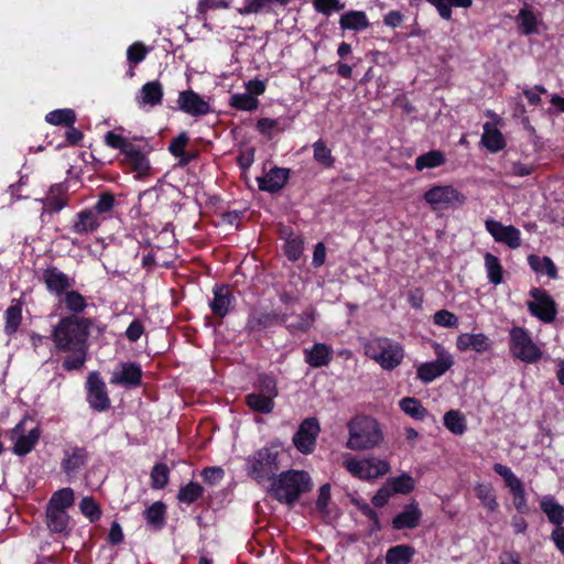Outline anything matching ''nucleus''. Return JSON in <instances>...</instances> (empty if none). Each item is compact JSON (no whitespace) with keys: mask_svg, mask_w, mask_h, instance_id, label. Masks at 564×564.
I'll list each match as a JSON object with an SVG mask.
<instances>
[{"mask_svg":"<svg viewBox=\"0 0 564 564\" xmlns=\"http://www.w3.org/2000/svg\"><path fill=\"white\" fill-rule=\"evenodd\" d=\"M436 359L416 366V377L423 383H431L442 377L454 365V358L441 344H433Z\"/></svg>","mask_w":564,"mask_h":564,"instance_id":"0eeeda50","label":"nucleus"},{"mask_svg":"<svg viewBox=\"0 0 564 564\" xmlns=\"http://www.w3.org/2000/svg\"><path fill=\"white\" fill-rule=\"evenodd\" d=\"M229 106L238 110L252 111L259 106V100L247 93L234 94L230 96Z\"/></svg>","mask_w":564,"mask_h":564,"instance_id":"3c124183","label":"nucleus"},{"mask_svg":"<svg viewBox=\"0 0 564 564\" xmlns=\"http://www.w3.org/2000/svg\"><path fill=\"white\" fill-rule=\"evenodd\" d=\"M311 488L312 479L306 471L291 469L273 479L270 494L278 501L293 507L300 496L310 491Z\"/></svg>","mask_w":564,"mask_h":564,"instance_id":"f03ea898","label":"nucleus"},{"mask_svg":"<svg viewBox=\"0 0 564 564\" xmlns=\"http://www.w3.org/2000/svg\"><path fill=\"white\" fill-rule=\"evenodd\" d=\"M122 163L131 170L137 180H143L152 173L148 156L134 144L123 154Z\"/></svg>","mask_w":564,"mask_h":564,"instance_id":"dca6fc26","label":"nucleus"},{"mask_svg":"<svg viewBox=\"0 0 564 564\" xmlns=\"http://www.w3.org/2000/svg\"><path fill=\"white\" fill-rule=\"evenodd\" d=\"M314 8L317 12L330 15L333 12L340 11L345 4L340 0H314Z\"/></svg>","mask_w":564,"mask_h":564,"instance_id":"bf43d9fd","label":"nucleus"},{"mask_svg":"<svg viewBox=\"0 0 564 564\" xmlns=\"http://www.w3.org/2000/svg\"><path fill=\"white\" fill-rule=\"evenodd\" d=\"M415 551L412 546L400 544L390 547L386 554L387 564H410Z\"/></svg>","mask_w":564,"mask_h":564,"instance_id":"f704fd0d","label":"nucleus"},{"mask_svg":"<svg viewBox=\"0 0 564 564\" xmlns=\"http://www.w3.org/2000/svg\"><path fill=\"white\" fill-rule=\"evenodd\" d=\"M44 210L48 213L61 212L67 205V195L63 185H53L46 197L42 199Z\"/></svg>","mask_w":564,"mask_h":564,"instance_id":"cd10ccee","label":"nucleus"},{"mask_svg":"<svg viewBox=\"0 0 564 564\" xmlns=\"http://www.w3.org/2000/svg\"><path fill=\"white\" fill-rule=\"evenodd\" d=\"M304 360L313 368L328 366L333 359V348L324 343H315L312 347L304 349Z\"/></svg>","mask_w":564,"mask_h":564,"instance_id":"4be33fe9","label":"nucleus"},{"mask_svg":"<svg viewBox=\"0 0 564 564\" xmlns=\"http://www.w3.org/2000/svg\"><path fill=\"white\" fill-rule=\"evenodd\" d=\"M513 496V505L518 512L527 513L529 511V507L527 503V496L524 491L523 484H519L510 489Z\"/></svg>","mask_w":564,"mask_h":564,"instance_id":"052dcab7","label":"nucleus"},{"mask_svg":"<svg viewBox=\"0 0 564 564\" xmlns=\"http://www.w3.org/2000/svg\"><path fill=\"white\" fill-rule=\"evenodd\" d=\"M431 3L438 12L440 17L446 21L452 19V8H470L473 0H426Z\"/></svg>","mask_w":564,"mask_h":564,"instance_id":"e433bc0d","label":"nucleus"},{"mask_svg":"<svg viewBox=\"0 0 564 564\" xmlns=\"http://www.w3.org/2000/svg\"><path fill=\"white\" fill-rule=\"evenodd\" d=\"M39 437L40 432L36 427L30 430L28 434H24V423L20 422L12 430L11 438L14 441L13 452L20 456L30 453L37 443Z\"/></svg>","mask_w":564,"mask_h":564,"instance_id":"f3484780","label":"nucleus"},{"mask_svg":"<svg viewBox=\"0 0 564 564\" xmlns=\"http://www.w3.org/2000/svg\"><path fill=\"white\" fill-rule=\"evenodd\" d=\"M289 171L285 169H271L263 177L258 178L259 188L261 191L275 193L280 191L286 183Z\"/></svg>","mask_w":564,"mask_h":564,"instance_id":"a878e982","label":"nucleus"},{"mask_svg":"<svg viewBox=\"0 0 564 564\" xmlns=\"http://www.w3.org/2000/svg\"><path fill=\"white\" fill-rule=\"evenodd\" d=\"M46 122L53 124V126H73L76 121V115L74 110L69 108L65 109H56L51 112H48L45 116Z\"/></svg>","mask_w":564,"mask_h":564,"instance_id":"de8ad7c7","label":"nucleus"},{"mask_svg":"<svg viewBox=\"0 0 564 564\" xmlns=\"http://www.w3.org/2000/svg\"><path fill=\"white\" fill-rule=\"evenodd\" d=\"M339 24L344 30L362 31L369 26V21L365 12L349 11L340 17Z\"/></svg>","mask_w":564,"mask_h":564,"instance_id":"c9c22d12","label":"nucleus"},{"mask_svg":"<svg viewBox=\"0 0 564 564\" xmlns=\"http://www.w3.org/2000/svg\"><path fill=\"white\" fill-rule=\"evenodd\" d=\"M433 321L437 326H442V327H457L458 326L457 316L447 310L437 311L433 316Z\"/></svg>","mask_w":564,"mask_h":564,"instance_id":"680f3d73","label":"nucleus"},{"mask_svg":"<svg viewBox=\"0 0 564 564\" xmlns=\"http://www.w3.org/2000/svg\"><path fill=\"white\" fill-rule=\"evenodd\" d=\"M424 200L433 209L460 206L466 197L453 185H435L424 193Z\"/></svg>","mask_w":564,"mask_h":564,"instance_id":"1a4fd4ad","label":"nucleus"},{"mask_svg":"<svg viewBox=\"0 0 564 564\" xmlns=\"http://www.w3.org/2000/svg\"><path fill=\"white\" fill-rule=\"evenodd\" d=\"M303 251V243L299 238H290L286 240L285 253L289 260L296 261Z\"/></svg>","mask_w":564,"mask_h":564,"instance_id":"774afa93","label":"nucleus"},{"mask_svg":"<svg viewBox=\"0 0 564 564\" xmlns=\"http://www.w3.org/2000/svg\"><path fill=\"white\" fill-rule=\"evenodd\" d=\"M444 425L455 435H462L466 432V419L465 416L457 410H451L444 415Z\"/></svg>","mask_w":564,"mask_h":564,"instance_id":"c03bdc74","label":"nucleus"},{"mask_svg":"<svg viewBox=\"0 0 564 564\" xmlns=\"http://www.w3.org/2000/svg\"><path fill=\"white\" fill-rule=\"evenodd\" d=\"M510 341L512 355L521 361L533 364L541 359L542 351L525 328L513 327L510 330Z\"/></svg>","mask_w":564,"mask_h":564,"instance_id":"6e6552de","label":"nucleus"},{"mask_svg":"<svg viewBox=\"0 0 564 564\" xmlns=\"http://www.w3.org/2000/svg\"><path fill=\"white\" fill-rule=\"evenodd\" d=\"M321 426L315 417L305 419L293 436V444L302 454H311L316 446Z\"/></svg>","mask_w":564,"mask_h":564,"instance_id":"9b49d317","label":"nucleus"},{"mask_svg":"<svg viewBox=\"0 0 564 564\" xmlns=\"http://www.w3.org/2000/svg\"><path fill=\"white\" fill-rule=\"evenodd\" d=\"M343 466L359 479L370 480L386 475L390 470L387 460L377 457H367L357 459L350 455H346Z\"/></svg>","mask_w":564,"mask_h":564,"instance_id":"423d86ee","label":"nucleus"},{"mask_svg":"<svg viewBox=\"0 0 564 564\" xmlns=\"http://www.w3.org/2000/svg\"><path fill=\"white\" fill-rule=\"evenodd\" d=\"M487 231L497 242L507 245L511 249H517L521 245V232L514 226H505L500 221L487 219L485 223Z\"/></svg>","mask_w":564,"mask_h":564,"instance_id":"ddd939ff","label":"nucleus"},{"mask_svg":"<svg viewBox=\"0 0 564 564\" xmlns=\"http://www.w3.org/2000/svg\"><path fill=\"white\" fill-rule=\"evenodd\" d=\"M169 468L164 464H156L151 471V487L154 489H162L169 482Z\"/></svg>","mask_w":564,"mask_h":564,"instance_id":"6e6d98bb","label":"nucleus"},{"mask_svg":"<svg viewBox=\"0 0 564 564\" xmlns=\"http://www.w3.org/2000/svg\"><path fill=\"white\" fill-rule=\"evenodd\" d=\"M393 494H409L414 489V479L409 474L390 478L388 481Z\"/></svg>","mask_w":564,"mask_h":564,"instance_id":"864d4df0","label":"nucleus"},{"mask_svg":"<svg viewBox=\"0 0 564 564\" xmlns=\"http://www.w3.org/2000/svg\"><path fill=\"white\" fill-rule=\"evenodd\" d=\"M180 110L193 117H200L212 111L210 105L194 90H183L178 94Z\"/></svg>","mask_w":564,"mask_h":564,"instance_id":"2eb2a0df","label":"nucleus"},{"mask_svg":"<svg viewBox=\"0 0 564 564\" xmlns=\"http://www.w3.org/2000/svg\"><path fill=\"white\" fill-rule=\"evenodd\" d=\"M400 409L413 419L422 420L427 414L426 409L415 398H403L399 401Z\"/></svg>","mask_w":564,"mask_h":564,"instance_id":"09e8293b","label":"nucleus"},{"mask_svg":"<svg viewBox=\"0 0 564 564\" xmlns=\"http://www.w3.org/2000/svg\"><path fill=\"white\" fill-rule=\"evenodd\" d=\"M90 325L88 318L69 315L61 318L53 327L51 339L55 348L68 354L63 361L66 371L84 367L87 360Z\"/></svg>","mask_w":564,"mask_h":564,"instance_id":"f257e3e1","label":"nucleus"},{"mask_svg":"<svg viewBox=\"0 0 564 564\" xmlns=\"http://www.w3.org/2000/svg\"><path fill=\"white\" fill-rule=\"evenodd\" d=\"M42 278L47 290L57 296L65 293L74 283L73 279L56 267L45 269Z\"/></svg>","mask_w":564,"mask_h":564,"instance_id":"6ab92c4d","label":"nucleus"},{"mask_svg":"<svg viewBox=\"0 0 564 564\" xmlns=\"http://www.w3.org/2000/svg\"><path fill=\"white\" fill-rule=\"evenodd\" d=\"M445 163L444 154L438 150L429 151L415 159V169L423 171L424 169H434Z\"/></svg>","mask_w":564,"mask_h":564,"instance_id":"37998d69","label":"nucleus"},{"mask_svg":"<svg viewBox=\"0 0 564 564\" xmlns=\"http://www.w3.org/2000/svg\"><path fill=\"white\" fill-rule=\"evenodd\" d=\"M259 393L270 397L272 400L278 395L275 380L270 376H261L259 378Z\"/></svg>","mask_w":564,"mask_h":564,"instance_id":"69168bd1","label":"nucleus"},{"mask_svg":"<svg viewBox=\"0 0 564 564\" xmlns=\"http://www.w3.org/2000/svg\"><path fill=\"white\" fill-rule=\"evenodd\" d=\"M101 224L102 221L89 208H84L74 215L69 228L76 235L87 236L95 232Z\"/></svg>","mask_w":564,"mask_h":564,"instance_id":"a211bd4d","label":"nucleus"},{"mask_svg":"<svg viewBox=\"0 0 564 564\" xmlns=\"http://www.w3.org/2000/svg\"><path fill=\"white\" fill-rule=\"evenodd\" d=\"M456 347L460 351L474 350L481 354L491 349V340L482 333H463L457 336Z\"/></svg>","mask_w":564,"mask_h":564,"instance_id":"412c9836","label":"nucleus"},{"mask_svg":"<svg viewBox=\"0 0 564 564\" xmlns=\"http://www.w3.org/2000/svg\"><path fill=\"white\" fill-rule=\"evenodd\" d=\"M163 87L160 82L152 80L144 84L139 95L137 96V104L139 107H155L162 102Z\"/></svg>","mask_w":564,"mask_h":564,"instance_id":"b1692460","label":"nucleus"},{"mask_svg":"<svg viewBox=\"0 0 564 564\" xmlns=\"http://www.w3.org/2000/svg\"><path fill=\"white\" fill-rule=\"evenodd\" d=\"M225 476V471L221 467H207L202 471V477L204 481L214 486L219 484Z\"/></svg>","mask_w":564,"mask_h":564,"instance_id":"338daca9","label":"nucleus"},{"mask_svg":"<svg viewBox=\"0 0 564 564\" xmlns=\"http://www.w3.org/2000/svg\"><path fill=\"white\" fill-rule=\"evenodd\" d=\"M481 143L492 153H496L506 147V141L502 133L489 122L484 124Z\"/></svg>","mask_w":564,"mask_h":564,"instance_id":"c756f323","label":"nucleus"},{"mask_svg":"<svg viewBox=\"0 0 564 564\" xmlns=\"http://www.w3.org/2000/svg\"><path fill=\"white\" fill-rule=\"evenodd\" d=\"M105 143L112 148L120 150L123 155L133 144L129 142L124 137L113 131H108L105 135Z\"/></svg>","mask_w":564,"mask_h":564,"instance_id":"4d7b16f0","label":"nucleus"},{"mask_svg":"<svg viewBox=\"0 0 564 564\" xmlns=\"http://www.w3.org/2000/svg\"><path fill=\"white\" fill-rule=\"evenodd\" d=\"M349 437L346 447L351 451L371 449L381 444L383 433L379 423L367 415H357L348 424Z\"/></svg>","mask_w":564,"mask_h":564,"instance_id":"7ed1b4c3","label":"nucleus"},{"mask_svg":"<svg viewBox=\"0 0 564 564\" xmlns=\"http://www.w3.org/2000/svg\"><path fill=\"white\" fill-rule=\"evenodd\" d=\"M494 470L503 478L506 486L511 489L521 484V480L513 474V471L506 465L497 463L494 465Z\"/></svg>","mask_w":564,"mask_h":564,"instance_id":"e2e57ef3","label":"nucleus"},{"mask_svg":"<svg viewBox=\"0 0 564 564\" xmlns=\"http://www.w3.org/2000/svg\"><path fill=\"white\" fill-rule=\"evenodd\" d=\"M246 403L250 409L260 413H271L274 408V401L261 393H250L246 397Z\"/></svg>","mask_w":564,"mask_h":564,"instance_id":"a18cd8bd","label":"nucleus"},{"mask_svg":"<svg viewBox=\"0 0 564 564\" xmlns=\"http://www.w3.org/2000/svg\"><path fill=\"white\" fill-rule=\"evenodd\" d=\"M313 156L324 167H332L334 164V158L330 149L325 144L323 140H317L313 143Z\"/></svg>","mask_w":564,"mask_h":564,"instance_id":"603ef678","label":"nucleus"},{"mask_svg":"<svg viewBox=\"0 0 564 564\" xmlns=\"http://www.w3.org/2000/svg\"><path fill=\"white\" fill-rule=\"evenodd\" d=\"M142 370L135 362H121L111 372L110 383L124 388H135L141 384Z\"/></svg>","mask_w":564,"mask_h":564,"instance_id":"f8f14e48","label":"nucleus"},{"mask_svg":"<svg viewBox=\"0 0 564 564\" xmlns=\"http://www.w3.org/2000/svg\"><path fill=\"white\" fill-rule=\"evenodd\" d=\"M365 354L384 370H393L404 358L403 347L387 337H375L365 344Z\"/></svg>","mask_w":564,"mask_h":564,"instance_id":"20e7f679","label":"nucleus"},{"mask_svg":"<svg viewBox=\"0 0 564 564\" xmlns=\"http://www.w3.org/2000/svg\"><path fill=\"white\" fill-rule=\"evenodd\" d=\"M421 517L422 513L419 506L416 503H410L405 506L401 513L394 517L392 525L397 530L413 529L419 524Z\"/></svg>","mask_w":564,"mask_h":564,"instance_id":"bb28decb","label":"nucleus"},{"mask_svg":"<svg viewBox=\"0 0 564 564\" xmlns=\"http://www.w3.org/2000/svg\"><path fill=\"white\" fill-rule=\"evenodd\" d=\"M316 319V310L312 306L306 307L301 314H284L283 322L286 325V328L291 333H305L307 332L314 324Z\"/></svg>","mask_w":564,"mask_h":564,"instance_id":"5701e85b","label":"nucleus"},{"mask_svg":"<svg viewBox=\"0 0 564 564\" xmlns=\"http://www.w3.org/2000/svg\"><path fill=\"white\" fill-rule=\"evenodd\" d=\"M531 301L527 303L529 312L543 323H552L557 314L556 304L550 294L540 288L530 291Z\"/></svg>","mask_w":564,"mask_h":564,"instance_id":"9d476101","label":"nucleus"},{"mask_svg":"<svg viewBox=\"0 0 564 564\" xmlns=\"http://www.w3.org/2000/svg\"><path fill=\"white\" fill-rule=\"evenodd\" d=\"M234 301L230 289L227 285H220L214 289V297L209 306L215 315L224 317L230 311Z\"/></svg>","mask_w":564,"mask_h":564,"instance_id":"393cba45","label":"nucleus"},{"mask_svg":"<svg viewBox=\"0 0 564 564\" xmlns=\"http://www.w3.org/2000/svg\"><path fill=\"white\" fill-rule=\"evenodd\" d=\"M475 495L488 511L494 512L497 510V497L494 488L489 484H477L475 486Z\"/></svg>","mask_w":564,"mask_h":564,"instance_id":"ea45409f","label":"nucleus"},{"mask_svg":"<svg viewBox=\"0 0 564 564\" xmlns=\"http://www.w3.org/2000/svg\"><path fill=\"white\" fill-rule=\"evenodd\" d=\"M79 508L83 514L87 517L91 522L100 518V509L95 500L90 497H84L79 503Z\"/></svg>","mask_w":564,"mask_h":564,"instance_id":"13d9d810","label":"nucleus"},{"mask_svg":"<svg viewBox=\"0 0 564 564\" xmlns=\"http://www.w3.org/2000/svg\"><path fill=\"white\" fill-rule=\"evenodd\" d=\"M165 505L162 501H155L144 510L143 517L148 525L154 530H160L165 524Z\"/></svg>","mask_w":564,"mask_h":564,"instance_id":"72a5a7b5","label":"nucleus"},{"mask_svg":"<svg viewBox=\"0 0 564 564\" xmlns=\"http://www.w3.org/2000/svg\"><path fill=\"white\" fill-rule=\"evenodd\" d=\"M88 453L84 447L74 446L64 452L62 469L68 477H75L86 465Z\"/></svg>","mask_w":564,"mask_h":564,"instance_id":"aec40b11","label":"nucleus"},{"mask_svg":"<svg viewBox=\"0 0 564 564\" xmlns=\"http://www.w3.org/2000/svg\"><path fill=\"white\" fill-rule=\"evenodd\" d=\"M147 48L142 43L135 42L127 50V58L131 64L141 63L147 56Z\"/></svg>","mask_w":564,"mask_h":564,"instance_id":"0e129e2a","label":"nucleus"},{"mask_svg":"<svg viewBox=\"0 0 564 564\" xmlns=\"http://www.w3.org/2000/svg\"><path fill=\"white\" fill-rule=\"evenodd\" d=\"M517 23L523 34L530 35L538 33L540 20L533 9L524 4L517 15Z\"/></svg>","mask_w":564,"mask_h":564,"instance_id":"c85d7f7f","label":"nucleus"},{"mask_svg":"<svg viewBox=\"0 0 564 564\" xmlns=\"http://www.w3.org/2000/svg\"><path fill=\"white\" fill-rule=\"evenodd\" d=\"M484 259L488 280L495 285L500 284L502 282V267L499 259L490 252H487Z\"/></svg>","mask_w":564,"mask_h":564,"instance_id":"49530a36","label":"nucleus"},{"mask_svg":"<svg viewBox=\"0 0 564 564\" xmlns=\"http://www.w3.org/2000/svg\"><path fill=\"white\" fill-rule=\"evenodd\" d=\"M63 302L68 311L74 314H79L87 307V300L77 291H66L64 293Z\"/></svg>","mask_w":564,"mask_h":564,"instance_id":"8fccbe9b","label":"nucleus"},{"mask_svg":"<svg viewBox=\"0 0 564 564\" xmlns=\"http://www.w3.org/2000/svg\"><path fill=\"white\" fill-rule=\"evenodd\" d=\"M541 509L551 523L556 527H562L564 523V507L561 506L553 496L547 495L542 498Z\"/></svg>","mask_w":564,"mask_h":564,"instance_id":"7c9ffc66","label":"nucleus"},{"mask_svg":"<svg viewBox=\"0 0 564 564\" xmlns=\"http://www.w3.org/2000/svg\"><path fill=\"white\" fill-rule=\"evenodd\" d=\"M530 268L536 273H545L549 278L555 279L557 276V269L549 257H539L530 254L528 257Z\"/></svg>","mask_w":564,"mask_h":564,"instance_id":"58836bf2","label":"nucleus"},{"mask_svg":"<svg viewBox=\"0 0 564 564\" xmlns=\"http://www.w3.org/2000/svg\"><path fill=\"white\" fill-rule=\"evenodd\" d=\"M87 400L97 411H104L110 406L106 384L96 372H91L87 378Z\"/></svg>","mask_w":564,"mask_h":564,"instance_id":"4468645a","label":"nucleus"},{"mask_svg":"<svg viewBox=\"0 0 564 564\" xmlns=\"http://www.w3.org/2000/svg\"><path fill=\"white\" fill-rule=\"evenodd\" d=\"M46 523L52 532L67 534L69 516L66 511L46 508Z\"/></svg>","mask_w":564,"mask_h":564,"instance_id":"473e14b6","label":"nucleus"},{"mask_svg":"<svg viewBox=\"0 0 564 564\" xmlns=\"http://www.w3.org/2000/svg\"><path fill=\"white\" fill-rule=\"evenodd\" d=\"M116 198L110 192H102L94 206L88 207L102 223L111 217Z\"/></svg>","mask_w":564,"mask_h":564,"instance_id":"2f4dec72","label":"nucleus"},{"mask_svg":"<svg viewBox=\"0 0 564 564\" xmlns=\"http://www.w3.org/2000/svg\"><path fill=\"white\" fill-rule=\"evenodd\" d=\"M74 503V490L72 488H62L57 491H55L48 503L47 508L66 511L68 507H70Z\"/></svg>","mask_w":564,"mask_h":564,"instance_id":"a19ab883","label":"nucleus"},{"mask_svg":"<svg viewBox=\"0 0 564 564\" xmlns=\"http://www.w3.org/2000/svg\"><path fill=\"white\" fill-rule=\"evenodd\" d=\"M203 495V487L197 482H189L182 487L177 494L180 502L191 505L195 502Z\"/></svg>","mask_w":564,"mask_h":564,"instance_id":"5fc2aeb1","label":"nucleus"},{"mask_svg":"<svg viewBox=\"0 0 564 564\" xmlns=\"http://www.w3.org/2000/svg\"><path fill=\"white\" fill-rule=\"evenodd\" d=\"M291 0H248L241 13L251 14L262 11L273 12L276 7H285Z\"/></svg>","mask_w":564,"mask_h":564,"instance_id":"4c0bfd02","label":"nucleus"},{"mask_svg":"<svg viewBox=\"0 0 564 564\" xmlns=\"http://www.w3.org/2000/svg\"><path fill=\"white\" fill-rule=\"evenodd\" d=\"M6 324H4V333L9 336L17 333L22 322V305L20 303H15L10 305L6 312Z\"/></svg>","mask_w":564,"mask_h":564,"instance_id":"79ce46f5","label":"nucleus"},{"mask_svg":"<svg viewBox=\"0 0 564 564\" xmlns=\"http://www.w3.org/2000/svg\"><path fill=\"white\" fill-rule=\"evenodd\" d=\"M278 470V452L262 447L246 458L247 475L257 481L269 479Z\"/></svg>","mask_w":564,"mask_h":564,"instance_id":"39448f33","label":"nucleus"}]
</instances>
